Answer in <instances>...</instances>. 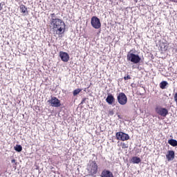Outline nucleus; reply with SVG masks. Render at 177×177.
I'll return each instance as SVG.
<instances>
[{
  "mask_svg": "<svg viewBox=\"0 0 177 177\" xmlns=\"http://www.w3.org/2000/svg\"><path fill=\"white\" fill-rule=\"evenodd\" d=\"M101 177H114V175L110 170L104 169L101 173Z\"/></svg>",
  "mask_w": 177,
  "mask_h": 177,
  "instance_id": "nucleus-10",
  "label": "nucleus"
},
{
  "mask_svg": "<svg viewBox=\"0 0 177 177\" xmlns=\"http://www.w3.org/2000/svg\"><path fill=\"white\" fill-rule=\"evenodd\" d=\"M106 102L108 104H113V103L115 102V99L113 95L109 94L106 97Z\"/></svg>",
  "mask_w": 177,
  "mask_h": 177,
  "instance_id": "nucleus-12",
  "label": "nucleus"
},
{
  "mask_svg": "<svg viewBox=\"0 0 177 177\" xmlns=\"http://www.w3.org/2000/svg\"><path fill=\"white\" fill-rule=\"evenodd\" d=\"M109 115H114V111H109Z\"/></svg>",
  "mask_w": 177,
  "mask_h": 177,
  "instance_id": "nucleus-20",
  "label": "nucleus"
},
{
  "mask_svg": "<svg viewBox=\"0 0 177 177\" xmlns=\"http://www.w3.org/2000/svg\"><path fill=\"white\" fill-rule=\"evenodd\" d=\"M168 85V82L163 81L160 84V88L161 89H165V86Z\"/></svg>",
  "mask_w": 177,
  "mask_h": 177,
  "instance_id": "nucleus-16",
  "label": "nucleus"
},
{
  "mask_svg": "<svg viewBox=\"0 0 177 177\" xmlns=\"http://www.w3.org/2000/svg\"><path fill=\"white\" fill-rule=\"evenodd\" d=\"M156 113L161 117H167L168 115V109L162 107H157L156 109Z\"/></svg>",
  "mask_w": 177,
  "mask_h": 177,
  "instance_id": "nucleus-8",
  "label": "nucleus"
},
{
  "mask_svg": "<svg viewBox=\"0 0 177 177\" xmlns=\"http://www.w3.org/2000/svg\"><path fill=\"white\" fill-rule=\"evenodd\" d=\"M19 9L21 10V12L24 13V16L28 15V10L27 9V7H26V6L23 4L20 5Z\"/></svg>",
  "mask_w": 177,
  "mask_h": 177,
  "instance_id": "nucleus-13",
  "label": "nucleus"
},
{
  "mask_svg": "<svg viewBox=\"0 0 177 177\" xmlns=\"http://www.w3.org/2000/svg\"><path fill=\"white\" fill-rule=\"evenodd\" d=\"M91 24L93 28L95 30H99L102 27V24L100 23V19L97 17H93L91 20Z\"/></svg>",
  "mask_w": 177,
  "mask_h": 177,
  "instance_id": "nucleus-5",
  "label": "nucleus"
},
{
  "mask_svg": "<svg viewBox=\"0 0 177 177\" xmlns=\"http://www.w3.org/2000/svg\"><path fill=\"white\" fill-rule=\"evenodd\" d=\"M166 158L168 160V161H172V160L175 158V151H169L168 154L166 155Z\"/></svg>",
  "mask_w": 177,
  "mask_h": 177,
  "instance_id": "nucleus-11",
  "label": "nucleus"
},
{
  "mask_svg": "<svg viewBox=\"0 0 177 177\" xmlns=\"http://www.w3.org/2000/svg\"><path fill=\"white\" fill-rule=\"evenodd\" d=\"M131 162L133 164H139V162H140V161H142V160H140V158L138 157V156H133L131 158Z\"/></svg>",
  "mask_w": 177,
  "mask_h": 177,
  "instance_id": "nucleus-14",
  "label": "nucleus"
},
{
  "mask_svg": "<svg viewBox=\"0 0 177 177\" xmlns=\"http://www.w3.org/2000/svg\"><path fill=\"white\" fill-rule=\"evenodd\" d=\"M116 138L118 140L125 142V140H129V135L124 132H118L116 133Z\"/></svg>",
  "mask_w": 177,
  "mask_h": 177,
  "instance_id": "nucleus-6",
  "label": "nucleus"
},
{
  "mask_svg": "<svg viewBox=\"0 0 177 177\" xmlns=\"http://www.w3.org/2000/svg\"><path fill=\"white\" fill-rule=\"evenodd\" d=\"M51 26L53 31L57 35L64 34L66 31V24L60 19H51Z\"/></svg>",
  "mask_w": 177,
  "mask_h": 177,
  "instance_id": "nucleus-1",
  "label": "nucleus"
},
{
  "mask_svg": "<svg viewBox=\"0 0 177 177\" xmlns=\"http://www.w3.org/2000/svg\"><path fill=\"white\" fill-rule=\"evenodd\" d=\"M50 16H51L52 19H55L54 17H56V15H55V13L51 14Z\"/></svg>",
  "mask_w": 177,
  "mask_h": 177,
  "instance_id": "nucleus-21",
  "label": "nucleus"
},
{
  "mask_svg": "<svg viewBox=\"0 0 177 177\" xmlns=\"http://www.w3.org/2000/svg\"><path fill=\"white\" fill-rule=\"evenodd\" d=\"M118 102L121 106H125L128 103V97L124 93H120L117 97Z\"/></svg>",
  "mask_w": 177,
  "mask_h": 177,
  "instance_id": "nucleus-4",
  "label": "nucleus"
},
{
  "mask_svg": "<svg viewBox=\"0 0 177 177\" xmlns=\"http://www.w3.org/2000/svg\"><path fill=\"white\" fill-rule=\"evenodd\" d=\"M82 91V89L81 88H77L73 91V96H77V95H78L80 93V92H81Z\"/></svg>",
  "mask_w": 177,
  "mask_h": 177,
  "instance_id": "nucleus-18",
  "label": "nucleus"
},
{
  "mask_svg": "<svg viewBox=\"0 0 177 177\" xmlns=\"http://www.w3.org/2000/svg\"><path fill=\"white\" fill-rule=\"evenodd\" d=\"M97 163H96V162L91 160L90 161L88 165H87V167L86 169L88 172V176H94L95 175H96V174H97Z\"/></svg>",
  "mask_w": 177,
  "mask_h": 177,
  "instance_id": "nucleus-2",
  "label": "nucleus"
},
{
  "mask_svg": "<svg viewBox=\"0 0 177 177\" xmlns=\"http://www.w3.org/2000/svg\"><path fill=\"white\" fill-rule=\"evenodd\" d=\"M59 57L61 58V60H62V62H64L65 63H67V62L70 60V56L68 55V53L66 52L60 51Z\"/></svg>",
  "mask_w": 177,
  "mask_h": 177,
  "instance_id": "nucleus-9",
  "label": "nucleus"
},
{
  "mask_svg": "<svg viewBox=\"0 0 177 177\" xmlns=\"http://www.w3.org/2000/svg\"><path fill=\"white\" fill-rule=\"evenodd\" d=\"M11 162H16V160L12 159V160H11Z\"/></svg>",
  "mask_w": 177,
  "mask_h": 177,
  "instance_id": "nucleus-22",
  "label": "nucleus"
},
{
  "mask_svg": "<svg viewBox=\"0 0 177 177\" xmlns=\"http://www.w3.org/2000/svg\"><path fill=\"white\" fill-rule=\"evenodd\" d=\"M15 151H18L20 152L21 151V150H23V147H21V145H17L15 147H14Z\"/></svg>",
  "mask_w": 177,
  "mask_h": 177,
  "instance_id": "nucleus-17",
  "label": "nucleus"
},
{
  "mask_svg": "<svg viewBox=\"0 0 177 177\" xmlns=\"http://www.w3.org/2000/svg\"><path fill=\"white\" fill-rule=\"evenodd\" d=\"M48 102L50 103L52 107H60V106H62L60 100H59V99H57L56 97H52L51 99L48 101Z\"/></svg>",
  "mask_w": 177,
  "mask_h": 177,
  "instance_id": "nucleus-7",
  "label": "nucleus"
},
{
  "mask_svg": "<svg viewBox=\"0 0 177 177\" xmlns=\"http://www.w3.org/2000/svg\"><path fill=\"white\" fill-rule=\"evenodd\" d=\"M2 9V6L0 3V10Z\"/></svg>",
  "mask_w": 177,
  "mask_h": 177,
  "instance_id": "nucleus-23",
  "label": "nucleus"
},
{
  "mask_svg": "<svg viewBox=\"0 0 177 177\" xmlns=\"http://www.w3.org/2000/svg\"><path fill=\"white\" fill-rule=\"evenodd\" d=\"M124 80L125 81L128 80H131V76H129V75H127V76H124Z\"/></svg>",
  "mask_w": 177,
  "mask_h": 177,
  "instance_id": "nucleus-19",
  "label": "nucleus"
},
{
  "mask_svg": "<svg viewBox=\"0 0 177 177\" xmlns=\"http://www.w3.org/2000/svg\"><path fill=\"white\" fill-rule=\"evenodd\" d=\"M168 143H169V145H170V146H172L173 147H176V146H177L176 140L170 139L168 140Z\"/></svg>",
  "mask_w": 177,
  "mask_h": 177,
  "instance_id": "nucleus-15",
  "label": "nucleus"
},
{
  "mask_svg": "<svg viewBox=\"0 0 177 177\" xmlns=\"http://www.w3.org/2000/svg\"><path fill=\"white\" fill-rule=\"evenodd\" d=\"M127 59L128 62H131V63H133V64H138L140 63V60H142V58L140 57L139 55L133 54L132 50H130L128 53Z\"/></svg>",
  "mask_w": 177,
  "mask_h": 177,
  "instance_id": "nucleus-3",
  "label": "nucleus"
}]
</instances>
